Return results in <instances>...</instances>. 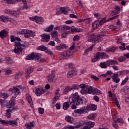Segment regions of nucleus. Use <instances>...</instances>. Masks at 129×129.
<instances>
[{
  "mask_svg": "<svg viewBox=\"0 0 129 129\" xmlns=\"http://www.w3.org/2000/svg\"><path fill=\"white\" fill-rule=\"evenodd\" d=\"M69 103L72 104V109H76V105H81L83 104V99L78 95V93L73 94V96L70 97Z\"/></svg>",
  "mask_w": 129,
  "mask_h": 129,
  "instance_id": "obj_1",
  "label": "nucleus"
},
{
  "mask_svg": "<svg viewBox=\"0 0 129 129\" xmlns=\"http://www.w3.org/2000/svg\"><path fill=\"white\" fill-rule=\"evenodd\" d=\"M20 89H21L20 86H17L15 87H13L12 89H10L9 90L11 91L12 93L14 94V96H13L11 99V100L9 102V103L7 104L6 107L7 108H12V107H14L15 104H16V97H17V94H20Z\"/></svg>",
  "mask_w": 129,
  "mask_h": 129,
  "instance_id": "obj_2",
  "label": "nucleus"
},
{
  "mask_svg": "<svg viewBox=\"0 0 129 129\" xmlns=\"http://www.w3.org/2000/svg\"><path fill=\"white\" fill-rule=\"evenodd\" d=\"M97 108V107L95 104H90L87 105V107L75 110L74 112L78 114L81 115L83 113H86L88 110H96Z\"/></svg>",
  "mask_w": 129,
  "mask_h": 129,
  "instance_id": "obj_3",
  "label": "nucleus"
},
{
  "mask_svg": "<svg viewBox=\"0 0 129 129\" xmlns=\"http://www.w3.org/2000/svg\"><path fill=\"white\" fill-rule=\"evenodd\" d=\"M26 60H35L41 63L46 62V59L41 58V54L40 53H31L27 56Z\"/></svg>",
  "mask_w": 129,
  "mask_h": 129,
  "instance_id": "obj_4",
  "label": "nucleus"
},
{
  "mask_svg": "<svg viewBox=\"0 0 129 129\" xmlns=\"http://www.w3.org/2000/svg\"><path fill=\"white\" fill-rule=\"evenodd\" d=\"M108 55L106 54L105 52H98L94 56L92 60V62H96V61H99L101 59H105V58H108Z\"/></svg>",
  "mask_w": 129,
  "mask_h": 129,
  "instance_id": "obj_5",
  "label": "nucleus"
},
{
  "mask_svg": "<svg viewBox=\"0 0 129 129\" xmlns=\"http://www.w3.org/2000/svg\"><path fill=\"white\" fill-rule=\"evenodd\" d=\"M24 34L25 38H29L30 37H35L36 33L32 30L24 29L19 32V35Z\"/></svg>",
  "mask_w": 129,
  "mask_h": 129,
  "instance_id": "obj_6",
  "label": "nucleus"
},
{
  "mask_svg": "<svg viewBox=\"0 0 129 129\" xmlns=\"http://www.w3.org/2000/svg\"><path fill=\"white\" fill-rule=\"evenodd\" d=\"M102 41V37L100 36L95 35L94 34H91L88 38V41L92 43H98Z\"/></svg>",
  "mask_w": 129,
  "mask_h": 129,
  "instance_id": "obj_7",
  "label": "nucleus"
},
{
  "mask_svg": "<svg viewBox=\"0 0 129 129\" xmlns=\"http://www.w3.org/2000/svg\"><path fill=\"white\" fill-rule=\"evenodd\" d=\"M23 47H25L24 44H22L20 42H15V48L13 51L15 54H20L23 51Z\"/></svg>",
  "mask_w": 129,
  "mask_h": 129,
  "instance_id": "obj_8",
  "label": "nucleus"
},
{
  "mask_svg": "<svg viewBox=\"0 0 129 129\" xmlns=\"http://www.w3.org/2000/svg\"><path fill=\"white\" fill-rule=\"evenodd\" d=\"M72 55H73V50L64 51L60 54L59 58L61 60H62V59H68V58H70Z\"/></svg>",
  "mask_w": 129,
  "mask_h": 129,
  "instance_id": "obj_9",
  "label": "nucleus"
},
{
  "mask_svg": "<svg viewBox=\"0 0 129 129\" xmlns=\"http://www.w3.org/2000/svg\"><path fill=\"white\" fill-rule=\"evenodd\" d=\"M88 94L92 95H100L101 92L97 88H93L92 86H89L87 90Z\"/></svg>",
  "mask_w": 129,
  "mask_h": 129,
  "instance_id": "obj_10",
  "label": "nucleus"
},
{
  "mask_svg": "<svg viewBox=\"0 0 129 129\" xmlns=\"http://www.w3.org/2000/svg\"><path fill=\"white\" fill-rule=\"evenodd\" d=\"M46 89L44 88H35L33 89V92H34L36 96H41L42 94H43L45 92Z\"/></svg>",
  "mask_w": 129,
  "mask_h": 129,
  "instance_id": "obj_11",
  "label": "nucleus"
},
{
  "mask_svg": "<svg viewBox=\"0 0 129 129\" xmlns=\"http://www.w3.org/2000/svg\"><path fill=\"white\" fill-rule=\"evenodd\" d=\"M70 29H71V27L65 26L64 25L57 26L55 28V30H58L61 33H62V32H66L67 31H69V30H70Z\"/></svg>",
  "mask_w": 129,
  "mask_h": 129,
  "instance_id": "obj_12",
  "label": "nucleus"
},
{
  "mask_svg": "<svg viewBox=\"0 0 129 129\" xmlns=\"http://www.w3.org/2000/svg\"><path fill=\"white\" fill-rule=\"evenodd\" d=\"M119 13H120V7L118 6H115L113 10L111 11L110 13V15L112 16H117Z\"/></svg>",
  "mask_w": 129,
  "mask_h": 129,
  "instance_id": "obj_13",
  "label": "nucleus"
},
{
  "mask_svg": "<svg viewBox=\"0 0 129 129\" xmlns=\"http://www.w3.org/2000/svg\"><path fill=\"white\" fill-rule=\"evenodd\" d=\"M77 72V70L76 68H73L71 71H70L68 73L67 77L68 78H72L73 76L76 75V73Z\"/></svg>",
  "mask_w": 129,
  "mask_h": 129,
  "instance_id": "obj_14",
  "label": "nucleus"
},
{
  "mask_svg": "<svg viewBox=\"0 0 129 129\" xmlns=\"http://www.w3.org/2000/svg\"><path fill=\"white\" fill-rule=\"evenodd\" d=\"M112 77V81L115 83H118L120 81V79L118 78V74L117 73L113 74Z\"/></svg>",
  "mask_w": 129,
  "mask_h": 129,
  "instance_id": "obj_15",
  "label": "nucleus"
},
{
  "mask_svg": "<svg viewBox=\"0 0 129 129\" xmlns=\"http://www.w3.org/2000/svg\"><path fill=\"white\" fill-rule=\"evenodd\" d=\"M60 92V89L57 88L55 92V95L53 98V100L54 101H57V100H58V99H59V98H60V97L61 96V94H60V93H59Z\"/></svg>",
  "mask_w": 129,
  "mask_h": 129,
  "instance_id": "obj_16",
  "label": "nucleus"
},
{
  "mask_svg": "<svg viewBox=\"0 0 129 129\" xmlns=\"http://www.w3.org/2000/svg\"><path fill=\"white\" fill-rule=\"evenodd\" d=\"M29 19L30 20H31V21H33L34 22H36V23H41V22L43 21L42 17H40L38 16L30 17Z\"/></svg>",
  "mask_w": 129,
  "mask_h": 129,
  "instance_id": "obj_17",
  "label": "nucleus"
},
{
  "mask_svg": "<svg viewBox=\"0 0 129 129\" xmlns=\"http://www.w3.org/2000/svg\"><path fill=\"white\" fill-rule=\"evenodd\" d=\"M40 37L43 40L44 42H49L50 41V35L46 34H42L40 35Z\"/></svg>",
  "mask_w": 129,
  "mask_h": 129,
  "instance_id": "obj_18",
  "label": "nucleus"
},
{
  "mask_svg": "<svg viewBox=\"0 0 129 129\" xmlns=\"http://www.w3.org/2000/svg\"><path fill=\"white\" fill-rule=\"evenodd\" d=\"M8 125H12L13 126H17L18 125V121L17 120H6V124Z\"/></svg>",
  "mask_w": 129,
  "mask_h": 129,
  "instance_id": "obj_19",
  "label": "nucleus"
},
{
  "mask_svg": "<svg viewBox=\"0 0 129 129\" xmlns=\"http://www.w3.org/2000/svg\"><path fill=\"white\" fill-rule=\"evenodd\" d=\"M106 64L108 65H117V64H118V62L116 60L109 59L106 61Z\"/></svg>",
  "mask_w": 129,
  "mask_h": 129,
  "instance_id": "obj_20",
  "label": "nucleus"
},
{
  "mask_svg": "<svg viewBox=\"0 0 129 129\" xmlns=\"http://www.w3.org/2000/svg\"><path fill=\"white\" fill-rule=\"evenodd\" d=\"M25 126H26V128H27V129H31L32 127H35V124H34V123H33V122L29 121L26 123Z\"/></svg>",
  "mask_w": 129,
  "mask_h": 129,
  "instance_id": "obj_21",
  "label": "nucleus"
},
{
  "mask_svg": "<svg viewBox=\"0 0 129 129\" xmlns=\"http://www.w3.org/2000/svg\"><path fill=\"white\" fill-rule=\"evenodd\" d=\"M5 60L6 61L7 64L8 65H11L12 64H14V61L12 58L10 57H7L5 58Z\"/></svg>",
  "mask_w": 129,
  "mask_h": 129,
  "instance_id": "obj_22",
  "label": "nucleus"
},
{
  "mask_svg": "<svg viewBox=\"0 0 129 129\" xmlns=\"http://www.w3.org/2000/svg\"><path fill=\"white\" fill-rule=\"evenodd\" d=\"M117 49H118V47H117V46H112L110 48H106V52H107L108 53H109V52H115V51H116Z\"/></svg>",
  "mask_w": 129,
  "mask_h": 129,
  "instance_id": "obj_23",
  "label": "nucleus"
},
{
  "mask_svg": "<svg viewBox=\"0 0 129 129\" xmlns=\"http://www.w3.org/2000/svg\"><path fill=\"white\" fill-rule=\"evenodd\" d=\"M66 48H67L66 45L63 44H60L59 46H55V49L56 50H58V51H60V50H63V49H66Z\"/></svg>",
  "mask_w": 129,
  "mask_h": 129,
  "instance_id": "obj_24",
  "label": "nucleus"
},
{
  "mask_svg": "<svg viewBox=\"0 0 129 129\" xmlns=\"http://www.w3.org/2000/svg\"><path fill=\"white\" fill-rule=\"evenodd\" d=\"M0 21L1 22H4L5 23H8L9 21H10V19L8 17H6L5 16H0Z\"/></svg>",
  "mask_w": 129,
  "mask_h": 129,
  "instance_id": "obj_25",
  "label": "nucleus"
},
{
  "mask_svg": "<svg viewBox=\"0 0 129 129\" xmlns=\"http://www.w3.org/2000/svg\"><path fill=\"white\" fill-rule=\"evenodd\" d=\"M53 29H54V25L51 24L46 29H44V31L49 33V32H51V31H53Z\"/></svg>",
  "mask_w": 129,
  "mask_h": 129,
  "instance_id": "obj_26",
  "label": "nucleus"
},
{
  "mask_svg": "<svg viewBox=\"0 0 129 129\" xmlns=\"http://www.w3.org/2000/svg\"><path fill=\"white\" fill-rule=\"evenodd\" d=\"M8 35V32L6 30H3L0 32V37L2 39H4V38H6Z\"/></svg>",
  "mask_w": 129,
  "mask_h": 129,
  "instance_id": "obj_27",
  "label": "nucleus"
},
{
  "mask_svg": "<svg viewBox=\"0 0 129 129\" xmlns=\"http://www.w3.org/2000/svg\"><path fill=\"white\" fill-rule=\"evenodd\" d=\"M26 97V99L28 102V103L32 106V105H33V101L32 100V97H30L29 94H27Z\"/></svg>",
  "mask_w": 129,
  "mask_h": 129,
  "instance_id": "obj_28",
  "label": "nucleus"
},
{
  "mask_svg": "<svg viewBox=\"0 0 129 129\" xmlns=\"http://www.w3.org/2000/svg\"><path fill=\"white\" fill-rule=\"evenodd\" d=\"M94 46H95V44L92 45L89 48H88L87 49H86L83 55H87V54H88V52H89L90 51H92V49Z\"/></svg>",
  "mask_w": 129,
  "mask_h": 129,
  "instance_id": "obj_29",
  "label": "nucleus"
},
{
  "mask_svg": "<svg viewBox=\"0 0 129 129\" xmlns=\"http://www.w3.org/2000/svg\"><path fill=\"white\" fill-rule=\"evenodd\" d=\"M54 77H55V75L53 74H51L48 77H47L48 81L50 83H52V82H53V81L54 80Z\"/></svg>",
  "mask_w": 129,
  "mask_h": 129,
  "instance_id": "obj_30",
  "label": "nucleus"
},
{
  "mask_svg": "<svg viewBox=\"0 0 129 129\" xmlns=\"http://www.w3.org/2000/svg\"><path fill=\"white\" fill-rule=\"evenodd\" d=\"M65 120H66L67 122H70V123H73V119L70 116H66L65 117Z\"/></svg>",
  "mask_w": 129,
  "mask_h": 129,
  "instance_id": "obj_31",
  "label": "nucleus"
},
{
  "mask_svg": "<svg viewBox=\"0 0 129 129\" xmlns=\"http://www.w3.org/2000/svg\"><path fill=\"white\" fill-rule=\"evenodd\" d=\"M12 112V110L11 109H8L6 110V112L5 113V116L8 118H11V113Z\"/></svg>",
  "mask_w": 129,
  "mask_h": 129,
  "instance_id": "obj_32",
  "label": "nucleus"
},
{
  "mask_svg": "<svg viewBox=\"0 0 129 129\" xmlns=\"http://www.w3.org/2000/svg\"><path fill=\"white\" fill-rule=\"evenodd\" d=\"M71 90H72L71 87L68 86L63 90V93L64 94H67V93H68V92H69V91H71Z\"/></svg>",
  "mask_w": 129,
  "mask_h": 129,
  "instance_id": "obj_33",
  "label": "nucleus"
},
{
  "mask_svg": "<svg viewBox=\"0 0 129 129\" xmlns=\"http://www.w3.org/2000/svg\"><path fill=\"white\" fill-rule=\"evenodd\" d=\"M69 106H70V105H69L68 102H66L63 104L62 108L64 110H66L67 109H68V108H69Z\"/></svg>",
  "mask_w": 129,
  "mask_h": 129,
  "instance_id": "obj_34",
  "label": "nucleus"
},
{
  "mask_svg": "<svg viewBox=\"0 0 129 129\" xmlns=\"http://www.w3.org/2000/svg\"><path fill=\"white\" fill-rule=\"evenodd\" d=\"M113 99H114V102L116 105V106H117V107H118V108H120V106L119 105V102H118V100H117V98H116V96H114L113 97Z\"/></svg>",
  "mask_w": 129,
  "mask_h": 129,
  "instance_id": "obj_35",
  "label": "nucleus"
},
{
  "mask_svg": "<svg viewBox=\"0 0 129 129\" xmlns=\"http://www.w3.org/2000/svg\"><path fill=\"white\" fill-rule=\"evenodd\" d=\"M60 12L61 14H63L64 15L68 14V12H67V10L64 7H62L60 8Z\"/></svg>",
  "mask_w": 129,
  "mask_h": 129,
  "instance_id": "obj_36",
  "label": "nucleus"
},
{
  "mask_svg": "<svg viewBox=\"0 0 129 129\" xmlns=\"http://www.w3.org/2000/svg\"><path fill=\"white\" fill-rule=\"evenodd\" d=\"M96 117V114L95 113H91L88 116V118L89 119H94Z\"/></svg>",
  "mask_w": 129,
  "mask_h": 129,
  "instance_id": "obj_37",
  "label": "nucleus"
},
{
  "mask_svg": "<svg viewBox=\"0 0 129 129\" xmlns=\"http://www.w3.org/2000/svg\"><path fill=\"white\" fill-rule=\"evenodd\" d=\"M51 38H55V37H57L58 36V32L57 31H53L51 32Z\"/></svg>",
  "mask_w": 129,
  "mask_h": 129,
  "instance_id": "obj_38",
  "label": "nucleus"
},
{
  "mask_svg": "<svg viewBox=\"0 0 129 129\" xmlns=\"http://www.w3.org/2000/svg\"><path fill=\"white\" fill-rule=\"evenodd\" d=\"M47 47L45 46H40L37 48V50H40V51H46Z\"/></svg>",
  "mask_w": 129,
  "mask_h": 129,
  "instance_id": "obj_39",
  "label": "nucleus"
},
{
  "mask_svg": "<svg viewBox=\"0 0 129 129\" xmlns=\"http://www.w3.org/2000/svg\"><path fill=\"white\" fill-rule=\"evenodd\" d=\"M88 88H89V86L86 87L85 90H81L80 91L81 94L83 95V94H85V93H88V91H87Z\"/></svg>",
  "mask_w": 129,
  "mask_h": 129,
  "instance_id": "obj_40",
  "label": "nucleus"
},
{
  "mask_svg": "<svg viewBox=\"0 0 129 129\" xmlns=\"http://www.w3.org/2000/svg\"><path fill=\"white\" fill-rule=\"evenodd\" d=\"M33 70L34 69L33 68V67H29L27 68V69L26 71V72H27V73H28V74H31V73L33 72Z\"/></svg>",
  "mask_w": 129,
  "mask_h": 129,
  "instance_id": "obj_41",
  "label": "nucleus"
},
{
  "mask_svg": "<svg viewBox=\"0 0 129 129\" xmlns=\"http://www.w3.org/2000/svg\"><path fill=\"white\" fill-rule=\"evenodd\" d=\"M112 126L114 128H118V124H117V122L116 120H114L112 123Z\"/></svg>",
  "mask_w": 129,
  "mask_h": 129,
  "instance_id": "obj_42",
  "label": "nucleus"
},
{
  "mask_svg": "<svg viewBox=\"0 0 129 129\" xmlns=\"http://www.w3.org/2000/svg\"><path fill=\"white\" fill-rule=\"evenodd\" d=\"M92 27L93 28V29L98 28V21H95L93 23Z\"/></svg>",
  "mask_w": 129,
  "mask_h": 129,
  "instance_id": "obj_43",
  "label": "nucleus"
},
{
  "mask_svg": "<svg viewBox=\"0 0 129 129\" xmlns=\"http://www.w3.org/2000/svg\"><path fill=\"white\" fill-rule=\"evenodd\" d=\"M44 52L46 54H48V55H50L51 56H52L53 55V52H52V51H51V50H50V49H48L47 47L46 48V49H45V51Z\"/></svg>",
  "mask_w": 129,
  "mask_h": 129,
  "instance_id": "obj_44",
  "label": "nucleus"
},
{
  "mask_svg": "<svg viewBox=\"0 0 129 129\" xmlns=\"http://www.w3.org/2000/svg\"><path fill=\"white\" fill-rule=\"evenodd\" d=\"M128 80V76H126L125 79L122 81L121 83V86L124 85V84H125V83L127 82Z\"/></svg>",
  "mask_w": 129,
  "mask_h": 129,
  "instance_id": "obj_45",
  "label": "nucleus"
},
{
  "mask_svg": "<svg viewBox=\"0 0 129 129\" xmlns=\"http://www.w3.org/2000/svg\"><path fill=\"white\" fill-rule=\"evenodd\" d=\"M4 1L8 5H13V4H14V0H4Z\"/></svg>",
  "mask_w": 129,
  "mask_h": 129,
  "instance_id": "obj_46",
  "label": "nucleus"
},
{
  "mask_svg": "<svg viewBox=\"0 0 129 129\" xmlns=\"http://www.w3.org/2000/svg\"><path fill=\"white\" fill-rule=\"evenodd\" d=\"M126 58L124 56H121L118 58V60L119 62H123V61H125Z\"/></svg>",
  "mask_w": 129,
  "mask_h": 129,
  "instance_id": "obj_47",
  "label": "nucleus"
},
{
  "mask_svg": "<svg viewBox=\"0 0 129 129\" xmlns=\"http://www.w3.org/2000/svg\"><path fill=\"white\" fill-rule=\"evenodd\" d=\"M117 86H118V85L117 84H114L113 85H112L111 86V87L112 90H115V89L117 88Z\"/></svg>",
  "mask_w": 129,
  "mask_h": 129,
  "instance_id": "obj_48",
  "label": "nucleus"
},
{
  "mask_svg": "<svg viewBox=\"0 0 129 129\" xmlns=\"http://www.w3.org/2000/svg\"><path fill=\"white\" fill-rule=\"evenodd\" d=\"M71 31L73 32H80V29H77V28H71Z\"/></svg>",
  "mask_w": 129,
  "mask_h": 129,
  "instance_id": "obj_49",
  "label": "nucleus"
},
{
  "mask_svg": "<svg viewBox=\"0 0 129 129\" xmlns=\"http://www.w3.org/2000/svg\"><path fill=\"white\" fill-rule=\"evenodd\" d=\"M100 67H101V68H106L107 66H106V63L104 62H101L100 63Z\"/></svg>",
  "mask_w": 129,
  "mask_h": 129,
  "instance_id": "obj_50",
  "label": "nucleus"
},
{
  "mask_svg": "<svg viewBox=\"0 0 129 129\" xmlns=\"http://www.w3.org/2000/svg\"><path fill=\"white\" fill-rule=\"evenodd\" d=\"M116 120V122H119V123H123V120H122V118H118Z\"/></svg>",
  "mask_w": 129,
  "mask_h": 129,
  "instance_id": "obj_51",
  "label": "nucleus"
},
{
  "mask_svg": "<svg viewBox=\"0 0 129 129\" xmlns=\"http://www.w3.org/2000/svg\"><path fill=\"white\" fill-rule=\"evenodd\" d=\"M106 18H104L102 20H101V21L99 22V25H103V24H104V23L106 22Z\"/></svg>",
  "mask_w": 129,
  "mask_h": 129,
  "instance_id": "obj_52",
  "label": "nucleus"
},
{
  "mask_svg": "<svg viewBox=\"0 0 129 129\" xmlns=\"http://www.w3.org/2000/svg\"><path fill=\"white\" fill-rule=\"evenodd\" d=\"M38 111H39V113H40V114H43V113H44V108L39 107L38 108Z\"/></svg>",
  "mask_w": 129,
  "mask_h": 129,
  "instance_id": "obj_53",
  "label": "nucleus"
},
{
  "mask_svg": "<svg viewBox=\"0 0 129 129\" xmlns=\"http://www.w3.org/2000/svg\"><path fill=\"white\" fill-rule=\"evenodd\" d=\"M118 17H119V15H115L112 18H110L109 19H108V21H111L112 20H114V19H117V18H118Z\"/></svg>",
  "mask_w": 129,
  "mask_h": 129,
  "instance_id": "obj_54",
  "label": "nucleus"
},
{
  "mask_svg": "<svg viewBox=\"0 0 129 129\" xmlns=\"http://www.w3.org/2000/svg\"><path fill=\"white\" fill-rule=\"evenodd\" d=\"M91 77L94 79V80H95V81H98V80H99V78H98V77L94 76V75H92L91 76Z\"/></svg>",
  "mask_w": 129,
  "mask_h": 129,
  "instance_id": "obj_55",
  "label": "nucleus"
},
{
  "mask_svg": "<svg viewBox=\"0 0 129 129\" xmlns=\"http://www.w3.org/2000/svg\"><path fill=\"white\" fill-rule=\"evenodd\" d=\"M7 14H10V15H12V16H14L15 11H12L10 10H8L7 11Z\"/></svg>",
  "mask_w": 129,
  "mask_h": 129,
  "instance_id": "obj_56",
  "label": "nucleus"
},
{
  "mask_svg": "<svg viewBox=\"0 0 129 129\" xmlns=\"http://www.w3.org/2000/svg\"><path fill=\"white\" fill-rule=\"evenodd\" d=\"M0 104L1 105L2 107H4V106H5V105H4L5 100L4 99H0Z\"/></svg>",
  "mask_w": 129,
  "mask_h": 129,
  "instance_id": "obj_57",
  "label": "nucleus"
},
{
  "mask_svg": "<svg viewBox=\"0 0 129 129\" xmlns=\"http://www.w3.org/2000/svg\"><path fill=\"white\" fill-rule=\"evenodd\" d=\"M2 97L3 98H4V99H7V98L9 97V95H8L7 93H3L2 94Z\"/></svg>",
  "mask_w": 129,
  "mask_h": 129,
  "instance_id": "obj_58",
  "label": "nucleus"
},
{
  "mask_svg": "<svg viewBox=\"0 0 129 129\" xmlns=\"http://www.w3.org/2000/svg\"><path fill=\"white\" fill-rule=\"evenodd\" d=\"M73 89H78L79 88V85H74L72 87H71Z\"/></svg>",
  "mask_w": 129,
  "mask_h": 129,
  "instance_id": "obj_59",
  "label": "nucleus"
},
{
  "mask_svg": "<svg viewBox=\"0 0 129 129\" xmlns=\"http://www.w3.org/2000/svg\"><path fill=\"white\" fill-rule=\"evenodd\" d=\"M94 100H95L97 102L99 101V98L97 96H94L93 97Z\"/></svg>",
  "mask_w": 129,
  "mask_h": 129,
  "instance_id": "obj_60",
  "label": "nucleus"
},
{
  "mask_svg": "<svg viewBox=\"0 0 129 129\" xmlns=\"http://www.w3.org/2000/svg\"><path fill=\"white\" fill-rule=\"evenodd\" d=\"M7 120H3L0 118V123L1 124H6Z\"/></svg>",
  "mask_w": 129,
  "mask_h": 129,
  "instance_id": "obj_61",
  "label": "nucleus"
},
{
  "mask_svg": "<svg viewBox=\"0 0 129 129\" xmlns=\"http://www.w3.org/2000/svg\"><path fill=\"white\" fill-rule=\"evenodd\" d=\"M79 123L80 124H81V126L84 125V124H86V121L81 120L80 121Z\"/></svg>",
  "mask_w": 129,
  "mask_h": 129,
  "instance_id": "obj_62",
  "label": "nucleus"
},
{
  "mask_svg": "<svg viewBox=\"0 0 129 129\" xmlns=\"http://www.w3.org/2000/svg\"><path fill=\"white\" fill-rule=\"evenodd\" d=\"M5 75H9V74H11L12 73V71L10 70H7L6 71H5Z\"/></svg>",
  "mask_w": 129,
  "mask_h": 129,
  "instance_id": "obj_63",
  "label": "nucleus"
},
{
  "mask_svg": "<svg viewBox=\"0 0 129 129\" xmlns=\"http://www.w3.org/2000/svg\"><path fill=\"white\" fill-rule=\"evenodd\" d=\"M74 41H78L79 40V36L78 35H75L73 38Z\"/></svg>",
  "mask_w": 129,
  "mask_h": 129,
  "instance_id": "obj_64",
  "label": "nucleus"
}]
</instances>
